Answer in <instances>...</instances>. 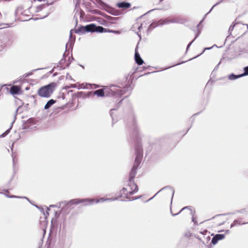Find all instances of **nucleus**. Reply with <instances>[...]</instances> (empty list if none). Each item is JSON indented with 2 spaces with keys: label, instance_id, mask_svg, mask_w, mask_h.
<instances>
[{
  "label": "nucleus",
  "instance_id": "obj_1",
  "mask_svg": "<svg viewBox=\"0 0 248 248\" xmlns=\"http://www.w3.org/2000/svg\"><path fill=\"white\" fill-rule=\"evenodd\" d=\"M141 140H135L134 142V149L136 155L134 165L129 173L128 180H134L137 174V170L140 165L143 157V150Z\"/></svg>",
  "mask_w": 248,
  "mask_h": 248
},
{
  "label": "nucleus",
  "instance_id": "obj_32",
  "mask_svg": "<svg viewBox=\"0 0 248 248\" xmlns=\"http://www.w3.org/2000/svg\"><path fill=\"white\" fill-rule=\"evenodd\" d=\"M109 17L112 20V23H114V21L116 20V18H115V17H111L110 16H109Z\"/></svg>",
  "mask_w": 248,
  "mask_h": 248
},
{
  "label": "nucleus",
  "instance_id": "obj_20",
  "mask_svg": "<svg viewBox=\"0 0 248 248\" xmlns=\"http://www.w3.org/2000/svg\"><path fill=\"white\" fill-rule=\"evenodd\" d=\"M72 31H70V39H69V42L66 44V46L67 47V46L68 45H69L70 46H72L74 43L75 42V38L74 39H72Z\"/></svg>",
  "mask_w": 248,
  "mask_h": 248
},
{
  "label": "nucleus",
  "instance_id": "obj_47",
  "mask_svg": "<svg viewBox=\"0 0 248 248\" xmlns=\"http://www.w3.org/2000/svg\"><path fill=\"white\" fill-rule=\"evenodd\" d=\"M207 232V230H204V232Z\"/></svg>",
  "mask_w": 248,
  "mask_h": 248
},
{
  "label": "nucleus",
  "instance_id": "obj_40",
  "mask_svg": "<svg viewBox=\"0 0 248 248\" xmlns=\"http://www.w3.org/2000/svg\"><path fill=\"white\" fill-rule=\"evenodd\" d=\"M203 19H202L200 23L199 24L197 25V28H198L199 27V26L200 25V24H201L202 22Z\"/></svg>",
  "mask_w": 248,
  "mask_h": 248
},
{
  "label": "nucleus",
  "instance_id": "obj_14",
  "mask_svg": "<svg viewBox=\"0 0 248 248\" xmlns=\"http://www.w3.org/2000/svg\"><path fill=\"white\" fill-rule=\"evenodd\" d=\"M117 6L120 8L127 9L130 7L131 4L129 2L124 1L117 3Z\"/></svg>",
  "mask_w": 248,
  "mask_h": 248
},
{
  "label": "nucleus",
  "instance_id": "obj_48",
  "mask_svg": "<svg viewBox=\"0 0 248 248\" xmlns=\"http://www.w3.org/2000/svg\"><path fill=\"white\" fill-rule=\"evenodd\" d=\"M160 0V2H162V1H163L164 0Z\"/></svg>",
  "mask_w": 248,
  "mask_h": 248
},
{
  "label": "nucleus",
  "instance_id": "obj_39",
  "mask_svg": "<svg viewBox=\"0 0 248 248\" xmlns=\"http://www.w3.org/2000/svg\"><path fill=\"white\" fill-rule=\"evenodd\" d=\"M123 101V100H121L120 102H119L118 104V107H119L120 104L121 103L122 101Z\"/></svg>",
  "mask_w": 248,
  "mask_h": 248
},
{
  "label": "nucleus",
  "instance_id": "obj_15",
  "mask_svg": "<svg viewBox=\"0 0 248 248\" xmlns=\"http://www.w3.org/2000/svg\"><path fill=\"white\" fill-rule=\"evenodd\" d=\"M93 93L94 95H96L99 97H102L105 95V92L104 89H100L97 90L95 91Z\"/></svg>",
  "mask_w": 248,
  "mask_h": 248
},
{
  "label": "nucleus",
  "instance_id": "obj_6",
  "mask_svg": "<svg viewBox=\"0 0 248 248\" xmlns=\"http://www.w3.org/2000/svg\"><path fill=\"white\" fill-rule=\"evenodd\" d=\"M177 22L175 19H171L170 20L168 19H166L165 20L161 19L157 23L154 22L152 23L149 27H148L149 30H151L155 27L159 26L165 24H168L169 23H175Z\"/></svg>",
  "mask_w": 248,
  "mask_h": 248
},
{
  "label": "nucleus",
  "instance_id": "obj_49",
  "mask_svg": "<svg viewBox=\"0 0 248 248\" xmlns=\"http://www.w3.org/2000/svg\"><path fill=\"white\" fill-rule=\"evenodd\" d=\"M97 1L99 2L100 1V0H96Z\"/></svg>",
  "mask_w": 248,
  "mask_h": 248
},
{
  "label": "nucleus",
  "instance_id": "obj_37",
  "mask_svg": "<svg viewBox=\"0 0 248 248\" xmlns=\"http://www.w3.org/2000/svg\"><path fill=\"white\" fill-rule=\"evenodd\" d=\"M114 33L119 34L120 33V31H114Z\"/></svg>",
  "mask_w": 248,
  "mask_h": 248
},
{
  "label": "nucleus",
  "instance_id": "obj_41",
  "mask_svg": "<svg viewBox=\"0 0 248 248\" xmlns=\"http://www.w3.org/2000/svg\"><path fill=\"white\" fill-rule=\"evenodd\" d=\"M13 147H14V143H12V145L11 147V149L12 151H13Z\"/></svg>",
  "mask_w": 248,
  "mask_h": 248
},
{
  "label": "nucleus",
  "instance_id": "obj_3",
  "mask_svg": "<svg viewBox=\"0 0 248 248\" xmlns=\"http://www.w3.org/2000/svg\"><path fill=\"white\" fill-rule=\"evenodd\" d=\"M55 86V83H51L47 85L41 87L37 91L39 96L42 97L48 98L52 94Z\"/></svg>",
  "mask_w": 248,
  "mask_h": 248
},
{
  "label": "nucleus",
  "instance_id": "obj_16",
  "mask_svg": "<svg viewBox=\"0 0 248 248\" xmlns=\"http://www.w3.org/2000/svg\"><path fill=\"white\" fill-rule=\"evenodd\" d=\"M35 207L38 208L40 212H41V213H42L44 215L45 218H46L47 216H48L49 215L48 211L49 210V208H48L47 207H46L47 210L46 211V212H45V210L43 207L37 205H35Z\"/></svg>",
  "mask_w": 248,
  "mask_h": 248
},
{
  "label": "nucleus",
  "instance_id": "obj_35",
  "mask_svg": "<svg viewBox=\"0 0 248 248\" xmlns=\"http://www.w3.org/2000/svg\"><path fill=\"white\" fill-rule=\"evenodd\" d=\"M142 24H141L140 26H139L138 27L139 30L140 31V30L142 29Z\"/></svg>",
  "mask_w": 248,
  "mask_h": 248
},
{
  "label": "nucleus",
  "instance_id": "obj_42",
  "mask_svg": "<svg viewBox=\"0 0 248 248\" xmlns=\"http://www.w3.org/2000/svg\"><path fill=\"white\" fill-rule=\"evenodd\" d=\"M210 239V236H208L207 237V241H208V240H209Z\"/></svg>",
  "mask_w": 248,
  "mask_h": 248
},
{
  "label": "nucleus",
  "instance_id": "obj_26",
  "mask_svg": "<svg viewBox=\"0 0 248 248\" xmlns=\"http://www.w3.org/2000/svg\"><path fill=\"white\" fill-rule=\"evenodd\" d=\"M223 0H221L220 1L217 2V3H216L213 6V7H212V8L210 9V10L209 11V12L208 13H207L205 16H206L208 13H209L214 8V7H215L216 6L218 5L219 4H220Z\"/></svg>",
  "mask_w": 248,
  "mask_h": 248
},
{
  "label": "nucleus",
  "instance_id": "obj_28",
  "mask_svg": "<svg viewBox=\"0 0 248 248\" xmlns=\"http://www.w3.org/2000/svg\"><path fill=\"white\" fill-rule=\"evenodd\" d=\"M12 158H13V166L14 167L15 165V163H16V161H15V156H14L13 154L12 155Z\"/></svg>",
  "mask_w": 248,
  "mask_h": 248
},
{
  "label": "nucleus",
  "instance_id": "obj_11",
  "mask_svg": "<svg viewBox=\"0 0 248 248\" xmlns=\"http://www.w3.org/2000/svg\"><path fill=\"white\" fill-rule=\"evenodd\" d=\"M34 124V120L32 119H29L24 124L25 128L32 129L35 126Z\"/></svg>",
  "mask_w": 248,
  "mask_h": 248
},
{
  "label": "nucleus",
  "instance_id": "obj_38",
  "mask_svg": "<svg viewBox=\"0 0 248 248\" xmlns=\"http://www.w3.org/2000/svg\"><path fill=\"white\" fill-rule=\"evenodd\" d=\"M139 197H136V198H134V197H133V198H132V200H130V201H131V200H136V199H139Z\"/></svg>",
  "mask_w": 248,
  "mask_h": 248
},
{
  "label": "nucleus",
  "instance_id": "obj_10",
  "mask_svg": "<svg viewBox=\"0 0 248 248\" xmlns=\"http://www.w3.org/2000/svg\"><path fill=\"white\" fill-rule=\"evenodd\" d=\"M224 237L225 235L223 234H217L212 238L211 243L213 245H216L219 240L224 239Z\"/></svg>",
  "mask_w": 248,
  "mask_h": 248
},
{
  "label": "nucleus",
  "instance_id": "obj_18",
  "mask_svg": "<svg viewBox=\"0 0 248 248\" xmlns=\"http://www.w3.org/2000/svg\"><path fill=\"white\" fill-rule=\"evenodd\" d=\"M241 77H242V76L241 74H240L238 75H234V74H231L228 76V78L231 80H235V79H236L238 78H241Z\"/></svg>",
  "mask_w": 248,
  "mask_h": 248
},
{
  "label": "nucleus",
  "instance_id": "obj_13",
  "mask_svg": "<svg viewBox=\"0 0 248 248\" xmlns=\"http://www.w3.org/2000/svg\"><path fill=\"white\" fill-rule=\"evenodd\" d=\"M20 92V88L17 86H13L10 88V93L13 95L18 94Z\"/></svg>",
  "mask_w": 248,
  "mask_h": 248
},
{
  "label": "nucleus",
  "instance_id": "obj_25",
  "mask_svg": "<svg viewBox=\"0 0 248 248\" xmlns=\"http://www.w3.org/2000/svg\"><path fill=\"white\" fill-rule=\"evenodd\" d=\"M11 128L10 127L9 129H7L5 132L3 133L2 134L0 135V138H4L6 135H7L10 132V130Z\"/></svg>",
  "mask_w": 248,
  "mask_h": 248
},
{
  "label": "nucleus",
  "instance_id": "obj_46",
  "mask_svg": "<svg viewBox=\"0 0 248 248\" xmlns=\"http://www.w3.org/2000/svg\"><path fill=\"white\" fill-rule=\"evenodd\" d=\"M137 34H138V36L140 38L141 37L140 35L138 33H137Z\"/></svg>",
  "mask_w": 248,
  "mask_h": 248
},
{
  "label": "nucleus",
  "instance_id": "obj_2",
  "mask_svg": "<svg viewBox=\"0 0 248 248\" xmlns=\"http://www.w3.org/2000/svg\"><path fill=\"white\" fill-rule=\"evenodd\" d=\"M118 200V198H101L99 199H98L96 201L93 199H75L70 200L67 203L68 204L73 205V204H78L79 203H84V205H91L93 204L94 202L96 203H97L100 202H104L105 201H114Z\"/></svg>",
  "mask_w": 248,
  "mask_h": 248
},
{
  "label": "nucleus",
  "instance_id": "obj_23",
  "mask_svg": "<svg viewBox=\"0 0 248 248\" xmlns=\"http://www.w3.org/2000/svg\"><path fill=\"white\" fill-rule=\"evenodd\" d=\"M244 73L242 74V77L248 75V66L244 68Z\"/></svg>",
  "mask_w": 248,
  "mask_h": 248
},
{
  "label": "nucleus",
  "instance_id": "obj_8",
  "mask_svg": "<svg viewBox=\"0 0 248 248\" xmlns=\"http://www.w3.org/2000/svg\"><path fill=\"white\" fill-rule=\"evenodd\" d=\"M128 185L130 189V190L129 191V195L134 194L138 191V186L134 180H128Z\"/></svg>",
  "mask_w": 248,
  "mask_h": 248
},
{
  "label": "nucleus",
  "instance_id": "obj_44",
  "mask_svg": "<svg viewBox=\"0 0 248 248\" xmlns=\"http://www.w3.org/2000/svg\"><path fill=\"white\" fill-rule=\"evenodd\" d=\"M238 212L242 213V211H237Z\"/></svg>",
  "mask_w": 248,
  "mask_h": 248
},
{
  "label": "nucleus",
  "instance_id": "obj_31",
  "mask_svg": "<svg viewBox=\"0 0 248 248\" xmlns=\"http://www.w3.org/2000/svg\"><path fill=\"white\" fill-rule=\"evenodd\" d=\"M8 198H19L17 196H15V195H10V196H8Z\"/></svg>",
  "mask_w": 248,
  "mask_h": 248
},
{
  "label": "nucleus",
  "instance_id": "obj_34",
  "mask_svg": "<svg viewBox=\"0 0 248 248\" xmlns=\"http://www.w3.org/2000/svg\"><path fill=\"white\" fill-rule=\"evenodd\" d=\"M107 32H114V31H113V30H109V29H107Z\"/></svg>",
  "mask_w": 248,
  "mask_h": 248
},
{
  "label": "nucleus",
  "instance_id": "obj_9",
  "mask_svg": "<svg viewBox=\"0 0 248 248\" xmlns=\"http://www.w3.org/2000/svg\"><path fill=\"white\" fill-rule=\"evenodd\" d=\"M185 209H188L189 210V214L191 215L192 216V221L194 222V224H195L196 225H198V222L196 220L195 218L194 217L195 212H193V211L192 210L190 206H186V207L183 208L179 211V213H178L177 214H172V215L173 216H175L178 215L179 214H180L182 211H183V210H184Z\"/></svg>",
  "mask_w": 248,
  "mask_h": 248
},
{
  "label": "nucleus",
  "instance_id": "obj_30",
  "mask_svg": "<svg viewBox=\"0 0 248 248\" xmlns=\"http://www.w3.org/2000/svg\"><path fill=\"white\" fill-rule=\"evenodd\" d=\"M122 191L124 192V193L127 192V189L126 188L123 187L122 189Z\"/></svg>",
  "mask_w": 248,
  "mask_h": 248
},
{
  "label": "nucleus",
  "instance_id": "obj_24",
  "mask_svg": "<svg viewBox=\"0 0 248 248\" xmlns=\"http://www.w3.org/2000/svg\"><path fill=\"white\" fill-rule=\"evenodd\" d=\"M200 32L199 31L196 35V37H195V38L191 42H190L188 45H187V48H186V50H187L189 47H190V46L191 45V44H192V43L195 41V40L197 38V37L199 36V35L200 34Z\"/></svg>",
  "mask_w": 248,
  "mask_h": 248
},
{
  "label": "nucleus",
  "instance_id": "obj_7",
  "mask_svg": "<svg viewBox=\"0 0 248 248\" xmlns=\"http://www.w3.org/2000/svg\"><path fill=\"white\" fill-rule=\"evenodd\" d=\"M128 123L129 125H131L135 130L136 135L140 134V129L137 125V122L136 120V117L134 114H131L129 119Z\"/></svg>",
  "mask_w": 248,
  "mask_h": 248
},
{
  "label": "nucleus",
  "instance_id": "obj_21",
  "mask_svg": "<svg viewBox=\"0 0 248 248\" xmlns=\"http://www.w3.org/2000/svg\"><path fill=\"white\" fill-rule=\"evenodd\" d=\"M170 189L171 190V191H172V197H171V201L172 200V198H173V195L174 194V189H173V188H172V187L170 186H165L163 188H161L158 192H160L161 191L163 190V189Z\"/></svg>",
  "mask_w": 248,
  "mask_h": 248
},
{
  "label": "nucleus",
  "instance_id": "obj_29",
  "mask_svg": "<svg viewBox=\"0 0 248 248\" xmlns=\"http://www.w3.org/2000/svg\"><path fill=\"white\" fill-rule=\"evenodd\" d=\"M235 26V25H231L230 28H229V31H232L234 28Z\"/></svg>",
  "mask_w": 248,
  "mask_h": 248
},
{
  "label": "nucleus",
  "instance_id": "obj_50",
  "mask_svg": "<svg viewBox=\"0 0 248 248\" xmlns=\"http://www.w3.org/2000/svg\"><path fill=\"white\" fill-rule=\"evenodd\" d=\"M152 199H153V198H151V199H150L149 200H151Z\"/></svg>",
  "mask_w": 248,
  "mask_h": 248
},
{
  "label": "nucleus",
  "instance_id": "obj_45",
  "mask_svg": "<svg viewBox=\"0 0 248 248\" xmlns=\"http://www.w3.org/2000/svg\"><path fill=\"white\" fill-rule=\"evenodd\" d=\"M5 195L8 197V196H10L9 195H7V194H5Z\"/></svg>",
  "mask_w": 248,
  "mask_h": 248
},
{
  "label": "nucleus",
  "instance_id": "obj_43",
  "mask_svg": "<svg viewBox=\"0 0 248 248\" xmlns=\"http://www.w3.org/2000/svg\"><path fill=\"white\" fill-rule=\"evenodd\" d=\"M5 191L6 192H7V193L9 192V191H8V189H7V190H5Z\"/></svg>",
  "mask_w": 248,
  "mask_h": 248
},
{
  "label": "nucleus",
  "instance_id": "obj_5",
  "mask_svg": "<svg viewBox=\"0 0 248 248\" xmlns=\"http://www.w3.org/2000/svg\"><path fill=\"white\" fill-rule=\"evenodd\" d=\"M81 30L83 32H106L107 29L102 26H96L93 24H91L84 27H81Z\"/></svg>",
  "mask_w": 248,
  "mask_h": 248
},
{
  "label": "nucleus",
  "instance_id": "obj_22",
  "mask_svg": "<svg viewBox=\"0 0 248 248\" xmlns=\"http://www.w3.org/2000/svg\"><path fill=\"white\" fill-rule=\"evenodd\" d=\"M124 194L125 195V198L129 199V196L130 195L129 194V192L124 193V192L122 191V190L120 191L119 195L117 198H118L119 199L120 198L122 197Z\"/></svg>",
  "mask_w": 248,
  "mask_h": 248
},
{
  "label": "nucleus",
  "instance_id": "obj_19",
  "mask_svg": "<svg viewBox=\"0 0 248 248\" xmlns=\"http://www.w3.org/2000/svg\"><path fill=\"white\" fill-rule=\"evenodd\" d=\"M247 223H248V222L241 223V220L240 219H235L233 221V223L231 225V228H232L236 225H243Z\"/></svg>",
  "mask_w": 248,
  "mask_h": 248
},
{
  "label": "nucleus",
  "instance_id": "obj_17",
  "mask_svg": "<svg viewBox=\"0 0 248 248\" xmlns=\"http://www.w3.org/2000/svg\"><path fill=\"white\" fill-rule=\"evenodd\" d=\"M56 102V101L54 99H50L46 103L44 107L45 109H48L53 104H55Z\"/></svg>",
  "mask_w": 248,
  "mask_h": 248
},
{
  "label": "nucleus",
  "instance_id": "obj_4",
  "mask_svg": "<svg viewBox=\"0 0 248 248\" xmlns=\"http://www.w3.org/2000/svg\"><path fill=\"white\" fill-rule=\"evenodd\" d=\"M104 90L106 96H111L115 94L121 95L124 93V91L114 85L107 86L104 88Z\"/></svg>",
  "mask_w": 248,
  "mask_h": 248
},
{
  "label": "nucleus",
  "instance_id": "obj_27",
  "mask_svg": "<svg viewBox=\"0 0 248 248\" xmlns=\"http://www.w3.org/2000/svg\"><path fill=\"white\" fill-rule=\"evenodd\" d=\"M216 46V45H214L212 47H206V48H205L204 49L203 51H202V52L200 55H201L202 54V53L204 52V51H205V50H209V49H211L213 47H214V46Z\"/></svg>",
  "mask_w": 248,
  "mask_h": 248
},
{
  "label": "nucleus",
  "instance_id": "obj_36",
  "mask_svg": "<svg viewBox=\"0 0 248 248\" xmlns=\"http://www.w3.org/2000/svg\"><path fill=\"white\" fill-rule=\"evenodd\" d=\"M115 109H116L115 108L110 109V115L111 116H112V111L114 110H115Z\"/></svg>",
  "mask_w": 248,
  "mask_h": 248
},
{
  "label": "nucleus",
  "instance_id": "obj_12",
  "mask_svg": "<svg viewBox=\"0 0 248 248\" xmlns=\"http://www.w3.org/2000/svg\"><path fill=\"white\" fill-rule=\"evenodd\" d=\"M135 60L136 62L139 65L142 64L144 62L143 60L140 57V55L137 51L136 50H135Z\"/></svg>",
  "mask_w": 248,
  "mask_h": 248
},
{
  "label": "nucleus",
  "instance_id": "obj_33",
  "mask_svg": "<svg viewBox=\"0 0 248 248\" xmlns=\"http://www.w3.org/2000/svg\"><path fill=\"white\" fill-rule=\"evenodd\" d=\"M60 204H59V205H57H57H53V204H52V205H50V207H60Z\"/></svg>",
  "mask_w": 248,
  "mask_h": 248
}]
</instances>
